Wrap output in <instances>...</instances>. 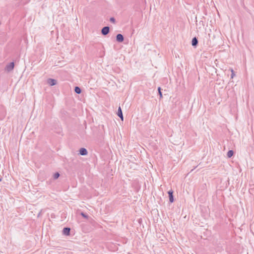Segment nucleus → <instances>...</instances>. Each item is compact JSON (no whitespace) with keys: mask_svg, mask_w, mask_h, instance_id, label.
Here are the masks:
<instances>
[{"mask_svg":"<svg viewBox=\"0 0 254 254\" xmlns=\"http://www.w3.org/2000/svg\"><path fill=\"white\" fill-rule=\"evenodd\" d=\"M110 31V27L109 26H105L101 30V33L103 35H107Z\"/></svg>","mask_w":254,"mask_h":254,"instance_id":"f257e3e1","label":"nucleus"},{"mask_svg":"<svg viewBox=\"0 0 254 254\" xmlns=\"http://www.w3.org/2000/svg\"><path fill=\"white\" fill-rule=\"evenodd\" d=\"M14 66V63L11 62L8 64H7L6 65V66L5 67V69L8 72L10 71L13 69Z\"/></svg>","mask_w":254,"mask_h":254,"instance_id":"f03ea898","label":"nucleus"},{"mask_svg":"<svg viewBox=\"0 0 254 254\" xmlns=\"http://www.w3.org/2000/svg\"><path fill=\"white\" fill-rule=\"evenodd\" d=\"M168 193L169 194V201L170 202L172 203L174 202V196H173V191L172 190H170Z\"/></svg>","mask_w":254,"mask_h":254,"instance_id":"7ed1b4c3","label":"nucleus"},{"mask_svg":"<svg viewBox=\"0 0 254 254\" xmlns=\"http://www.w3.org/2000/svg\"><path fill=\"white\" fill-rule=\"evenodd\" d=\"M124 40V36L121 34H118L116 36V40L120 43L123 42Z\"/></svg>","mask_w":254,"mask_h":254,"instance_id":"20e7f679","label":"nucleus"},{"mask_svg":"<svg viewBox=\"0 0 254 254\" xmlns=\"http://www.w3.org/2000/svg\"><path fill=\"white\" fill-rule=\"evenodd\" d=\"M117 115H118V116L120 117V118L122 121H123V120H124V117H123V115L122 111V109H121V107H119V109H118V110Z\"/></svg>","mask_w":254,"mask_h":254,"instance_id":"39448f33","label":"nucleus"},{"mask_svg":"<svg viewBox=\"0 0 254 254\" xmlns=\"http://www.w3.org/2000/svg\"><path fill=\"white\" fill-rule=\"evenodd\" d=\"M70 231V229L69 228L65 227V228H64V229L63 230V233L65 235L67 236V235H69Z\"/></svg>","mask_w":254,"mask_h":254,"instance_id":"423d86ee","label":"nucleus"},{"mask_svg":"<svg viewBox=\"0 0 254 254\" xmlns=\"http://www.w3.org/2000/svg\"><path fill=\"white\" fill-rule=\"evenodd\" d=\"M48 83L51 86H53V85H55L56 84L57 81L55 79H52V78H49L48 80Z\"/></svg>","mask_w":254,"mask_h":254,"instance_id":"0eeeda50","label":"nucleus"},{"mask_svg":"<svg viewBox=\"0 0 254 254\" xmlns=\"http://www.w3.org/2000/svg\"><path fill=\"white\" fill-rule=\"evenodd\" d=\"M79 153L81 155H86L87 154V151L85 148H81L79 150Z\"/></svg>","mask_w":254,"mask_h":254,"instance_id":"6e6552de","label":"nucleus"},{"mask_svg":"<svg viewBox=\"0 0 254 254\" xmlns=\"http://www.w3.org/2000/svg\"><path fill=\"white\" fill-rule=\"evenodd\" d=\"M198 44V40L196 37L192 38L191 41V45L193 47H196Z\"/></svg>","mask_w":254,"mask_h":254,"instance_id":"1a4fd4ad","label":"nucleus"},{"mask_svg":"<svg viewBox=\"0 0 254 254\" xmlns=\"http://www.w3.org/2000/svg\"><path fill=\"white\" fill-rule=\"evenodd\" d=\"M74 91L77 94H80L81 92V90L79 87L76 86L74 88Z\"/></svg>","mask_w":254,"mask_h":254,"instance_id":"9d476101","label":"nucleus"},{"mask_svg":"<svg viewBox=\"0 0 254 254\" xmlns=\"http://www.w3.org/2000/svg\"><path fill=\"white\" fill-rule=\"evenodd\" d=\"M233 154L234 151L232 150H230L227 152V157L228 158H230L233 156Z\"/></svg>","mask_w":254,"mask_h":254,"instance_id":"9b49d317","label":"nucleus"},{"mask_svg":"<svg viewBox=\"0 0 254 254\" xmlns=\"http://www.w3.org/2000/svg\"><path fill=\"white\" fill-rule=\"evenodd\" d=\"M161 88L160 87H158V94L160 96V98H162V93L161 92Z\"/></svg>","mask_w":254,"mask_h":254,"instance_id":"f8f14e48","label":"nucleus"},{"mask_svg":"<svg viewBox=\"0 0 254 254\" xmlns=\"http://www.w3.org/2000/svg\"><path fill=\"white\" fill-rule=\"evenodd\" d=\"M60 175L58 172L55 173L53 176L54 179H57L60 177Z\"/></svg>","mask_w":254,"mask_h":254,"instance_id":"ddd939ff","label":"nucleus"},{"mask_svg":"<svg viewBox=\"0 0 254 254\" xmlns=\"http://www.w3.org/2000/svg\"><path fill=\"white\" fill-rule=\"evenodd\" d=\"M81 215L82 216H83V217L85 218H88V215H86L85 213H84V212H81Z\"/></svg>","mask_w":254,"mask_h":254,"instance_id":"4468645a","label":"nucleus"},{"mask_svg":"<svg viewBox=\"0 0 254 254\" xmlns=\"http://www.w3.org/2000/svg\"><path fill=\"white\" fill-rule=\"evenodd\" d=\"M231 72H232V74H231V78H233L234 77V76H235V73H234V71L233 70V69H231Z\"/></svg>","mask_w":254,"mask_h":254,"instance_id":"2eb2a0df","label":"nucleus"},{"mask_svg":"<svg viewBox=\"0 0 254 254\" xmlns=\"http://www.w3.org/2000/svg\"><path fill=\"white\" fill-rule=\"evenodd\" d=\"M110 21L112 23H115V19L114 17H111L110 19Z\"/></svg>","mask_w":254,"mask_h":254,"instance_id":"dca6fc26","label":"nucleus"},{"mask_svg":"<svg viewBox=\"0 0 254 254\" xmlns=\"http://www.w3.org/2000/svg\"><path fill=\"white\" fill-rule=\"evenodd\" d=\"M198 166H200V168H201L203 167L201 165V163H200Z\"/></svg>","mask_w":254,"mask_h":254,"instance_id":"f3484780","label":"nucleus"},{"mask_svg":"<svg viewBox=\"0 0 254 254\" xmlns=\"http://www.w3.org/2000/svg\"><path fill=\"white\" fill-rule=\"evenodd\" d=\"M1 181V179H0V182Z\"/></svg>","mask_w":254,"mask_h":254,"instance_id":"a211bd4d","label":"nucleus"}]
</instances>
